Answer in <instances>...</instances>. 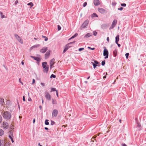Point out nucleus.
<instances>
[{"label": "nucleus", "mask_w": 146, "mask_h": 146, "mask_svg": "<svg viewBox=\"0 0 146 146\" xmlns=\"http://www.w3.org/2000/svg\"><path fill=\"white\" fill-rule=\"evenodd\" d=\"M94 63L97 65V64H98L99 62L96 60H95L94 61Z\"/></svg>", "instance_id": "obj_41"}, {"label": "nucleus", "mask_w": 146, "mask_h": 146, "mask_svg": "<svg viewBox=\"0 0 146 146\" xmlns=\"http://www.w3.org/2000/svg\"><path fill=\"white\" fill-rule=\"evenodd\" d=\"M121 5L122 6H123V7H125L126 5V4L125 3H123V4H121Z\"/></svg>", "instance_id": "obj_39"}, {"label": "nucleus", "mask_w": 146, "mask_h": 146, "mask_svg": "<svg viewBox=\"0 0 146 146\" xmlns=\"http://www.w3.org/2000/svg\"><path fill=\"white\" fill-rule=\"evenodd\" d=\"M61 29V27L60 25H58V31H60V30Z\"/></svg>", "instance_id": "obj_34"}, {"label": "nucleus", "mask_w": 146, "mask_h": 146, "mask_svg": "<svg viewBox=\"0 0 146 146\" xmlns=\"http://www.w3.org/2000/svg\"><path fill=\"white\" fill-rule=\"evenodd\" d=\"M87 5V3L86 2H85L83 4V7H85Z\"/></svg>", "instance_id": "obj_43"}, {"label": "nucleus", "mask_w": 146, "mask_h": 146, "mask_svg": "<svg viewBox=\"0 0 146 146\" xmlns=\"http://www.w3.org/2000/svg\"><path fill=\"white\" fill-rule=\"evenodd\" d=\"M78 35V34L77 33H76L75 34V35H73V36H72V37H71L69 39V40H70L71 39H72L73 38H74V37L77 36Z\"/></svg>", "instance_id": "obj_23"}, {"label": "nucleus", "mask_w": 146, "mask_h": 146, "mask_svg": "<svg viewBox=\"0 0 146 146\" xmlns=\"http://www.w3.org/2000/svg\"><path fill=\"white\" fill-rule=\"evenodd\" d=\"M88 48L89 49H90L91 50H94L95 49V48H91L90 47H88Z\"/></svg>", "instance_id": "obj_42"}, {"label": "nucleus", "mask_w": 146, "mask_h": 146, "mask_svg": "<svg viewBox=\"0 0 146 146\" xmlns=\"http://www.w3.org/2000/svg\"><path fill=\"white\" fill-rule=\"evenodd\" d=\"M98 10L100 13H104L106 11L105 9L102 8H98Z\"/></svg>", "instance_id": "obj_12"}, {"label": "nucleus", "mask_w": 146, "mask_h": 146, "mask_svg": "<svg viewBox=\"0 0 146 146\" xmlns=\"http://www.w3.org/2000/svg\"><path fill=\"white\" fill-rule=\"evenodd\" d=\"M23 101H25V96H23Z\"/></svg>", "instance_id": "obj_50"}, {"label": "nucleus", "mask_w": 146, "mask_h": 146, "mask_svg": "<svg viewBox=\"0 0 146 146\" xmlns=\"http://www.w3.org/2000/svg\"><path fill=\"white\" fill-rule=\"evenodd\" d=\"M35 122V119H33V123H34Z\"/></svg>", "instance_id": "obj_58"}, {"label": "nucleus", "mask_w": 146, "mask_h": 146, "mask_svg": "<svg viewBox=\"0 0 146 146\" xmlns=\"http://www.w3.org/2000/svg\"><path fill=\"white\" fill-rule=\"evenodd\" d=\"M51 121V123H50L51 125H53L55 123L54 121Z\"/></svg>", "instance_id": "obj_40"}, {"label": "nucleus", "mask_w": 146, "mask_h": 146, "mask_svg": "<svg viewBox=\"0 0 146 146\" xmlns=\"http://www.w3.org/2000/svg\"><path fill=\"white\" fill-rule=\"evenodd\" d=\"M35 80L34 79H33V82L32 84H33L34 83H35Z\"/></svg>", "instance_id": "obj_45"}, {"label": "nucleus", "mask_w": 146, "mask_h": 146, "mask_svg": "<svg viewBox=\"0 0 146 146\" xmlns=\"http://www.w3.org/2000/svg\"><path fill=\"white\" fill-rule=\"evenodd\" d=\"M45 41H47L48 40V38L46 37H45Z\"/></svg>", "instance_id": "obj_51"}, {"label": "nucleus", "mask_w": 146, "mask_h": 146, "mask_svg": "<svg viewBox=\"0 0 146 146\" xmlns=\"http://www.w3.org/2000/svg\"><path fill=\"white\" fill-rule=\"evenodd\" d=\"M122 146H127V145L125 143L122 144Z\"/></svg>", "instance_id": "obj_52"}, {"label": "nucleus", "mask_w": 146, "mask_h": 146, "mask_svg": "<svg viewBox=\"0 0 146 146\" xmlns=\"http://www.w3.org/2000/svg\"><path fill=\"white\" fill-rule=\"evenodd\" d=\"M94 138H92V141H93V140H94Z\"/></svg>", "instance_id": "obj_62"}, {"label": "nucleus", "mask_w": 146, "mask_h": 146, "mask_svg": "<svg viewBox=\"0 0 146 146\" xmlns=\"http://www.w3.org/2000/svg\"><path fill=\"white\" fill-rule=\"evenodd\" d=\"M9 138L11 139L12 143H13L14 142V141H13V136H12L10 135H9Z\"/></svg>", "instance_id": "obj_27"}, {"label": "nucleus", "mask_w": 146, "mask_h": 146, "mask_svg": "<svg viewBox=\"0 0 146 146\" xmlns=\"http://www.w3.org/2000/svg\"><path fill=\"white\" fill-rule=\"evenodd\" d=\"M48 120L47 119H46V120H45V123L46 125H48L49 124V123L48 122Z\"/></svg>", "instance_id": "obj_25"}, {"label": "nucleus", "mask_w": 146, "mask_h": 146, "mask_svg": "<svg viewBox=\"0 0 146 146\" xmlns=\"http://www.w3.org/2000/svg\"><path fill=\"white\" fill-rule=\"evenodd\" d=\"M1 139H0V146H1Z\"/></svg>", "instance_id": "obj_54"}, {"label": "nucleus", "mask_w": 146, "mask_h": 146, "mask_svg": "<svg viewBox=\"0 0 146 146\" xmlns=\"http://www.w3.org/2000/svg\"><path fill=\"white\" fill-rule=\"evenodd\" d=\"M9 135H10L12 136H13V132L12 131H11L9 132Z\"/></svg>", "instance_id": "obj_30"}, {"label": "nucleus", "mask_w": 146, "mask_h": 146, "mask_svg": "<svg viewBox=\"0 0 146 146\" xmlns=\"http://www.w3.org/2000/svg\"><path fill=\"white\" fill-rule=\"evenodd\" d=\"M41 85L43 86H45V84L43 83H40Z\"/></svg>", "instance_id": "obj_46"}, {"label": "nucleus", "mask_w": 146, "mask_h": 146, "mask_svg": "<svg viewBox=\"0 0 146 146\" xmlns=\"http://www.w3.org/2000/svg\"><path fill=\"white\" fill-rule=\"evenodd\" d=\"M47 63L46 62H42V66L43 68V72L46 73H48L49 69L48 66L47 65Z\"/></svg>", "instance_id": "obj_2"}, {"label": "nucleus", "mask_w": 146, "mask_h": 146, "mask_svg": "<svg viewBox=\"0 0 146 146\" xmlns=\"http://www.w3.org/2000/svg\"><path fill=\"white\" fill-rule=\"evenodd\" d=\"M106 76H105L103 77V78H106Z\"/></svg>", "instance_id": "obj_59"}, {"label": "nucleus", "mask_w": 146, "mask_h": 146, "mask_svg": "<svg viewBox=\"0 0 146 146\" xmlns=\"http://www.w3.org/2000/svg\"><path fill=\"white\" fill-rule=\"evenodd\" d=\"M84 48H80L78 50L80 51H81L82 50H84Z\"/></svg>", "instance_id": "obj_38"}, {"label": "nucleus", "mask_w": 146, "mask_h": 146, "mask_svg": "<svg viewBox=\"0 0 146 146\" xmlns=\"http://www.w3.org/2000/svg\"><path fill=\"white\" fill-rule=\"evenodd\" d=\"M2 121V119H0V123H1Z\"/></svg>", "instance_id": "obj_63"}, {"label": "nucleus", "mask_w": 146, "mask_h": 146, "mask_svg": "<svg viewBox=\"0 0 146 146\" xmlns=\"http://www.w3.org/2000/svg\"><path fill=\"white\" fill-rule=\"evenodd\" d=\"M18 3V1L17 0L15 2V3L16 4H17Z\"/></svg>", "instance_id": "obj_57"}, {"label": "nucleus", "mask_w": 146, "mask_h": 146, "mask_svg": "<svg viewBox=\"0 0 146 146\" xmlns=\"http://www.w3.org/2000/svg\"><path fill=\"white\" fill-rule=\"evenodd\" d=\"M117 20L115 19H114L113 21L111 26L110 27V29H113L114 27L116 25L117 23Z\"/></svg>", "instance_id": "obj_8"}, {"label": "nucleus", "mask_w": 146, "mask_h": 146, "mask_svg": "<svg viewBox=\"0 0 146 146\" xmlns=\"http://www.w3.org/2000/svg\"><path fill=\"white\" fill-rule=\"evenodd\" d=\"M119 35H118L116 37H115V43L116 44H117L119 40Z\"/></svg>", "instance_id": "obj_18"}, {"label": "nucleus", "mask_w": 146, "mask_h": 146, "mask_svg": "<svg viewBox=\"0 0 146 146\" xmlns=\"http://www.w3.org/2000/svg\"><path fill=\"white\" fill-rule=\"evenodd\" d=\"M89 23V21L88 20H86L81 25V29H83L85 28L88 25Z\"/></svg>", "instance_id": "obj_4"}, {"label": "nucleus", "mask_w": 146, "mask_h": 146, "mask_svg": "<svg viewBox=\"0 0 146 146\" xmlns=\"http://www.w3.org/2000/svg\"><path fill=\"white\" fill-rule=\"evenodd\" d=\"M94 3L95 5L98 6L100 4V2L99 0H94Z\"/></svg>", "instance_id": "obj_13"}, {"label": "nucleus", "mask_w": 146, "mask_h": 146, "mask_svg": "<svg viewBox=\"0 0 146 146\" xmlns=\"http://www.w3.org/2000/svg\"><path fill=\"white\" fill-rule=\"evenodd\" d=\"M104 50L103 55L104 56H105V58L106 59L108 57V50L106 49V47H104Z\"/></svg>", "instance_id": "obj_3"}, {"label": "nucleus", "mask_w": 146, "mask_h": 146, "mask_svg": "<svg viewBox=\"0 0 146 146\" xmlns=\"http://www.w3.org/2000/svg\"><path fill=\"white\" fill-rule=\"evenodd\" d=\"M27 5H28L31 6L30 8H31L33 6V4L32 2H30L27 4Z\"/></svg>", "instance_id": "obj_26"}, {"label": "nucleus", "mask_w": 146, "mask_h": 146, "mask_svg": "<svg viewBox=\"0 0 146 146\" xmlns=\"http://www.w3.org/2000/svg\"><path fill=\"white\" fill-rule=\"evenodd\" d=\"M21 64L23 65L24 64V62L23 61H22L21 62Z\"/></svg>", "instance_id": "obj_60"}, {"label": "nucleus", "mask_w": 146, "mask_h": 146, "mask_svg": "<svg viewBox=\"0 0 146 146\" xmlns=\"http://www.w3.org/2000/svg\"><path fill=\"white\" fill-rule=\"evenodd\" d=\"M44 129L46 130H48V128L47 127H45L44 128Z\"/></svg>", "instance_id": "obj_53"}, {"label": "nucleus", "mask_w": 146, "mask_h": 146, "mask_svg": "<svg viewBox=\"0 0 146 146\" xmlns=\"http://www.w3.org/2000/svg\"><path fill=\"white\" fill-rule=\"evenodd\" d=\"M28 101H32V99L31 98L29 97V98L28 99Z\"/></svg>", "instance_id": "obj_47"}, {"label": "nucleus", "mask_w": 146, "mask_h": 146, "mask_svg": "<svg viewBox=\"0 0 146 146\" xmlns=\"http://www.w3.org/2000/svg\"><path fill=\"white\" fill-rule=\"evenodd\" d=\"M91 63L92 64L94 68H95L97 65L93 62H91Z\"/></svg>", "instance_id": "obj_29"}, {"label": "nucleus", "mask_w": 146, "mask_h": 146, "mask_svg": "<svg viewBox=\"0 0 146 146\" xmlns=\"http://www.w3.org/2000/svg\"><path fill=\"white\" fill-rule=\"evenodd\" d=\"M0 14L2 18H3L4 17V15H3L2 12L0 11Z\"/></svg>", "instance_id": "obj_28"}, {"label": "nucleus", "mask_w": 146, "mask_h": 146, "mask_svg": "<svg viewBox=\"0 0 146 146\" xmlns=\"http://www.w3.org/2000/svg\"><path fill=\"white\" fill-rule=\"evenodd\" d=\"M113 53L115 57L116 56L117 54V51L116 50H114L113 52Z\"/></svg>", "instance_id": "obj_22"}, {"label": "nucleus", "mask_w": 146, "mask_h": 146, "mask_svg": "<svg viewBox=\"0 0 146 146\" xmlns=\"http://www.w3.org/2000/svg\"><path fill=\"white\" fill-rule=\"evenodd\" d=\"M39 108H40V109L41 110V108H42V106H39Z\"/></svg>", "instance_id": "obj_61"}, {"label": "nucleus", "mask_w": 146, "mask_h": 146, "mask_svg": "<svg viewBox=\"0 0 146 146\" xmlns=\"http://www.w3.org/2000/svg\"><path fill=\"white\" fill-rule=\"evenodd\" d=\"M107 40L108 41V42L109 41V39L108 37H107Z\"/></svg>", "instance_id": "obj_55"}, {"label": "nucleus", "mask_w": 146, "mask_h": 146, "mask_svg": "<svg viewBox=\"0 0 146 146\" xmlns=\"http://www.w3.org/2000/svg\"><path fill=\"white\" fill-rule=\"evenodd\" d=\"M45 97L48 100H50L51 99V96L47 92H46L45 93Z\"/></svg>", "instance_id": "obj_10"}, {"label": "nucleus", "mask_w": 146, "mask_h": 146, "mask_svg": "<svg viewBox=\"0 0 146 146\" xmlns=\"http://www.w3.org/2000/svg\"><path fill=\"white\" fill-rule=\"evenodd\" d=\"M125 55L126 56V58L127 59L128 58V56L129 55V53H126L125 54Z\"/></svg>", "instance_id": "obj_33"}, {"label": "nucleus", "mask_w": 146, "mask_h": 146, "mask_svg": "<svg viewBox=\"0 0 146 146\" xmlns=\"http://www.w3.org/2000/svg\"><path fill=\"white\" fill-rule=\"evenodd\" d=\"M117 45H118V46L119 47L120 46V44H118V43H117Z\"/></svg>", "instance_id": "obj_56"}, {"label": "nucleus", "mask_w": 146, "mask_h": 146, "mask_svg": "<svg viewBox=\"0 0 146 146\" xmlns=\"http://www.w3.org/2000/svg\"><path fill=\"white\" fill-rule=\"evenodd\" d=\"M52 101L53 104H57V102L56 100L52 99Z\"/></svg>", "instance_id": "obj_20"}, {"label": "nucleus", "mask_w": 146, "mask_h": 146, "mask_svg": "<svg viewBox=\"0 0 146 146\" xmlns=\"http://www.w3.org/2000/svg\"><path fill=\"white\" fill-rule=\"evenodd\" d=\"M105 64V60H104V61H103L102 62V66H104Z\"/></svg>", "instance_id": "obj_35"}, {"label": "nucleus", "mask_w": 146, "mask_h": 146, "mask_svg": "<svg viewBox=\"0 0 146 146\" xmlns=\"http://www.w3.org/2000/svg\"><path fill=\"white\" fill-rule=\"evenodd\" d=\"M75 42V41H74L73 42H70L69 43H68V44H67L66 46V47L64 48V50L63 51V53H64L68 49V48H70V47L72 46H70V44H72L74 43Z\"/></svg>", "instance_id": "obj_7"}, {"label": "nucleus", "mask_w": 146, "mask_h": 146, "mask_svg": "<svg viewBox=\"0 0 146 146\" xmlns=\"http://www.w3.org/2000/svg\"><path fill=\"white\" fill-rule=\"evenodd\" d=\"M123 9V8L122 7H121L120 8H118V9L119 10H120V11H121Z\"/></svg>", "instance_id": "obj_44"}, {"label": "nucleus", "mask_w": 146, "mask_h": 146, "mask_svg": "<svg viewBox=\"0 0 146 146\" xmlns=\"http://www.w3.org/2000/svg\"><path fill=\"white\" fill-rule=\"evenodd\" d=\"M58 113V111L56 110H54L52 113V116H54L55 117L56 116Z\"/></svg>", "instance_id": "obj_14"}, {"label": "nucleus", "mask_w": 146, "mask_h": 146, "mask_svg": "<svg viewBox=\"0 0 146 146\" xmlns=\"http://www.w3.org/2000/svg\"><path fill=\"white\" fill-rule=\"evenodd\" d=\"M50 50H48V51L45 54V58H47L50 55Z\"/></svg>", "instance_id": "obj_15"}, {"label": "nucleus", "mask_w": 146, "mask_h": 146, "mask_svg": "<svg viewBox=\"0 0 146 146\" xmlns=\"http://www.w3.org/2000/svg\"><path fill=\"white\" fill-rule=\"evenodd\" d=\"M97 33V32H96V31H94V32H93V35H94V36H96V35Z\"/></svg>", "instance_id": "obj_37"}, {"label": "nucleus", "mask_w": 146, "mask_h": 146, "mask_svg": "<svg viewBox=\"0 0 146 146\" xmlns=\"http://www.w3.org/2000/svg\"><path fill=\"white\" fill-rule=\"evenodd\" d=\"M135 121L137 124V127L139 130L141 129V124L140 123L141 119H135Z\"/></svg>", "instance_id": "obj_5"}, {"label": "nucleus", "mask_w": 146, "mask_h": 146, "mask_svg": "<svg viewBox=\"0 0 146 146\" xmlns=\"http://www.w3.org/2000/svg\"><path fill=\"white\" fill-rule=\"evenodd\" d=\"M31 57L33 58V59L38 61H39L40 60V59L39 58L36 57L31 56Z\"/></svg>", "instance_id": "obj_17"}, {"label": "nucleus", "mask_w": 146, "mask_h": 146, "mask_svg": "<svg viewBox=\"0 0 146 146\" xmlns=\"http://www.w3.org/2000/svg\"><path fill=\"white\" fill-rule=\"evenodd\" d=\"M9 125L8 124V123L5 121L3 122V127L4 129H8L9 127Z\"/></svg>", "instance_id": "obj_11"}, {"label": "nucleus", "mask_w": 146, "mask_h": 146, "mask_svg": "<svg viewBox=\"0 0 146 146\" xmlns=\"http://www.w3.org/2000/svg\"><path fill=\"white\" fill-rule=\"evenodd\" d=\"M47 48H42V49L40 50V52L43 53H45L46 51L47 50Z\"/></svg>", "instance_id": "obj_16"}, {"label": "nucleus", "mask_w": 146, "mask_h": 146, "mask_svg": "<svg viewBox=\"0 0 146 146\" xmlns=\"http://www.w3.org/2000/svg\"><path fill=\"white\" fill-rule=\"evenodd\" d=\"M119 122H121V119H119Z\"/></svg>", "instance_id": "obj_64"}, {"label": "nucleus", "mask_w": 146, "mask_h": 146, "mask_svg": "<svg viewBox=\"0 0 146 146\" xmlns=\"http://www.w3.org/2000/svg\"><path fill=\"white\" fill-rule=\"evenodd\" d=\"M14 36L16 39L21 44H23V41L21 38L19 36H18L17 34H16L14 35Z\"/></svg>", "instance_id": "obj_6"}, {"label": "nucleus", "mask_w": 146, "mask_h": 146, "mask_svg": "<svg viewBox=\"0 0 146 146\" xmlns=\"http://www.w3.org/2000/svg\"><path fill=\"white\" fill-rule=\"evenodd\" d=\"M4 131L2 129H0V136H2L3 135Z\"/></svg>", "instance_id": "obj_21"}, {"label": "nucleus", "mask_w": 146, "mask_h": 146, "mask_svg": "<svg viewBox=\"0 0 146 146\" xmlns=\"http://www.w3.org/2000/svg\"><path fill=\"white\" fill-rule=\"evenodd\" d=\"M56 94L57 96L58 97V90H56Z\"/></svg>", "instance_id": "obj_48"}, {"label": "nucleus", "mask_w": 146, "mask_h": 146, "mask_svg": "<svg viewBox=\"0 0 146 146\" xmlns=\"http://www.w3.org/2000/svg\"><path fill=\"white\" fill-rule=\"evenodd\" d=\"M116 4V3L115 1H113L112 3V5L113 6H115Z\"/></svg>", "instance_id": "obj_32"}, {"label": "nucleus", "mask_w": 146, "mask_h": 146, "mask_svg": "<svg viewBox=\"0 0 146 146\" xmlns=\"http://www.w3.org/2000/svg\"><path fill=\"white\" fill-rule=\"evenodd\" d=\"M56 77V76L55 75H54L53 74H52L50 78H55Z\"/></svg>", "instance_id": "obj_31"}, {"label": "nucleus", "mask_w": 146, "mask_h": 146, "mask_svg": "<svg viewBox=\"0 0 146 146\" xmlns=\"http://www.w3.org/2000/svg\"><path fill=\"white\" fill-rule=\"evenodd\" d=\"M98 17V16L96 13H94L92 15V17Z\"/></svg>", "instance_id": "obj_24"}, {"label": "nucleus", "mask_w": 146, "mask_h": 146, "mask_svg": "<svg viewBox=\"0 0 146 146\" xmlns=\"http://www.w3.org/2000/svg\"><path fill=\"white\" fill-rule=\"evenodd\" d=\"M56 90H56L55 88H51V91H56Z\"/></svg>", "instance_id": "obj_36"}, {"label": "nucleus", "mask_w": 146, "mask_h": 146, "mask_svg": "<svg viewBox=\"0 0 146 146\" xmlns=\"http://www.w3.org/2000/svg\"><path fill=\"white\" fill-rule=\"evenodd\" d=\"M55 60L54 58H53L51 60L50 62V68L51 69L53 67V66L54 65V64L55 63Z\"/></svg>", "instance_id": "obj_9"}, {"label": "nucleus", "mask_w": 146, "mask_h": 146, "mask_svg": "<svg viewBox=\"0 0 146 146\" xmlns=\"http://www.w3.org/2000/svg\"><path fill=\"white\" fill-rule=\"evenodd\" d=\"M37 46H36V45L34 46H32V47L31 48H35V47H36Z\"/></svg>", "instance_id": "obj_49"}, {"label": "nucleus", "mask_w": 146, "mask_h": 146, "mask_svg": "<svg viewBox=\"0 0 146 146\" xmlns=\"http://www.w3.org/2000/svg\"><path fill=\"white\" fill-rule=\"evenodd\" d=\"M4 118L5 119H10L11 117V114L9 112L6 111H3L1 113Z\"/></svg>", "instance_id": "obj_1"}, {"label": "nucleus", "mask_w": 146, "mask_h": 146, "mask_svg": "<svg viewBox=\"0 0 146 146\" xmlns=\"http://www.w3.org/2000/svg\"><path fill=\"white\" fill-rule=\"evenodd\" d=\"M91 35L90 33H88L85 36H84V38H88L89 37L91 36Z\"/></svg>", "instance_id": "obj_19"}]
</instances>
